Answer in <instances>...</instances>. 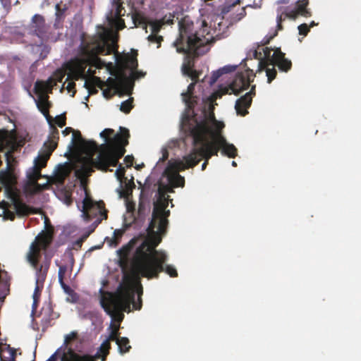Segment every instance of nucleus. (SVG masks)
Here are the masks:
<instances>
[{
	"mask_svg": "<svg viewBox=\"0 0 361 361\" xmlns=\"http://www.w3.org/2000/svg\"><path fill=\"white\" fill-rule=\"evenodd\" d=\"M286 16L293 20L298 16L309 18L312 16V12L310 8H307V5L296 2L295 8L288 11L286 13Z\"/></svg>",
	"mask_w": 361,
	"mask_h": 361,
	"instance_id": "obj_25",
	"label": "nucleus"
},
{
	"mask_svg": "<svg viewBox=\"0 0 361 361\" xmlns=\"http://www.w3.org/2000/svg\"><path fill=\"white\" fill-rule=\"evenodd\" d=\"M110 349L111 343H109L108 341H104L94 356L89 355H79V357H89L92 361H96L97 359H101L102 361H106V357L109 354Z\"/></svg>",
	"mask_w": 361,
	"mask_h": 361,
	"instance_id": "obj_28",
	"label": "nucleus"
},
{
	"mask_svg": "<svg viewBox=\"0 0 361 361\" xmlns=\"http://www.w3.org/2000/svg\"><path fill=\"white\" fill-rule=\"evenodd\" d=\"M255 85H252L250 92H247L245 95H243V98L242 99V100L245 99L246 97L252 99L253 97L255 95Z\"/></svg>",
	"mask_w": 361,
	"mask_h": 361,
	"instance_id": "obj_57",
	"label": "nucleus"
},
{
	"mask_svg": "<svg viewBox=\"0 0 361 361\" xmlns=\"http://www.w3.org/2000/svg\"><path fill=\"white\" fill-rule=\"evenodd\" d=\"M23 145L24 141L18 140L15 130L11 131L4 129L0 130V152L8 149L5 154L7 170L0 171V185L4 188L7 198L12 201L17 214L19 215H27L39 212L38 209L27 205L20 200L19 192L16 187V178L11 171V162L14 160L13 154Z\"/></svg>",
	"mask_w": 361,
	"mask_h": 361,
	"instance_id": "obj_4",
	"label": "nucleus"
},
{
	"mask_svg": "<svg viewBox=\"0 0 361 361\" xmlns=\"http://www.w3.org/2000/svg\"><path fill=\"white\" fill-rule=\"evenodd\" d=\"M196 83L195 82H191L188 86L187 91L181 94L183 101L189 113H194V109L200 101V97L194 94Z\"/></svg>",
	"mask_w": 361,
	"mask_h": 361,
	"instance_id": "obj_20",
	"label": "nucleus"
},
{
	"mask_svg": "<svg viewBox=\"0 0 361 361\" xmlns=\"http://www.w3.org/2000/svg\"><path fill=\"white\" fill-rule=\"evenodd\" d=\"M49 312H46L44 313H42L41 316H43V318L42 319V322L44 325V329L47 327L49 325L50 319L49 318H47L46 317L48 316Z\"/></svg>",
	"mask_w": 361,
	"mask_h": 361,
	"instance_id": "obj_59",
	"label": "nucleus"
},
{
	"mask_svg": "<svg viewBox=\"0 0 361 361\" xmlns=\"http://www.w3.org/2000/svg\"><path fill=\"white\" fill-rule=\"evenodd\" d=\"M255 75L253 71L249 68L244 71L238 72L232 81L227 87H220L219 90L212 93L209 99L211 102H215L218 98H221L226 94H234L238 95L243 91L248 89L251 82H253Z\"/></svg>",
	"mask_w": 361,
	"mask_h": 361,
	"instance_id": "obj_10",
	"label": "nucleus"
},
{
	"mask_svg": "<svg viewBox=\"0 0 361 361\" xmlns=\"http://www.w3.org/2000/svg\"><path fill=\"white\" fill-rule=\"evenodd\" d=\"M9 280L6 278L2 277L1 275L0 279V300H4L6 296L9 293Z\"/></svg>",
	"mask_w": 361,
	"mask_h": 361,
	"instance_id": "obj_35",
	"label": "nucleus"
},
{
	"mask_svg": "<svg viewBox=\"0 0 361 361\" xmlns=\"http://www.w3.org/2000/svg\"><path fill=\"white\" fill-rule=\"evenodd\" d=\"M277 35V32L274 33L273 35H266L262 40L261 41L260 44L261 46H265L268 44H269L270 41Z\"/></svg>",
	"mask_w": 361,
	"mask_h": 361,
	"instance_id": "obj_56",
	"label": "nucleus"
},
{
	"mask_svg": "<svg viewBox=\"0 0 361 361\" xmlns=\"http://www.w3.org/2000/svg\"><path fill=\"white\" fill-rule=\"evenodd\" d=\"M152 29V33L158 34V32L160 31L163 24L161 23V21L159 20H153L150 22L149 23Z\"/></svg>",
	"mask_w": 361,
	"mask_h": 361,
	"instance_id": "obj_45",
	"label": "nucleus"
},
{
	"mask_svg": "<svg viewBox=\"0 0 361 361\" xmlns=\"http://www.w3.org/2000/svg\"><path fill=\"white\" fill-rule=\"evenodd\" d=\"M161 152H162V156L159 159V162H164L169 158V152L166 149H163Z\"/></svg>",
	"mask_w": 361,
	"mask_h": 361,
	"instance_id": "obj_60",
	"label": "nucleus"
},
{
	"mask_svg": "<svg viewBox=\"0 0 361 361\" xmlns=\"http://www.w3.org/2000/svg\"><path fill=\"white\" fill-rule=\"evenodd\" d=\"M68 171L65 166H60L56 176H59L61 180H64L68 176Z\"/></svg>",
	"mask_w": 361,
	"mask_h": 361,
	"instance_id": "obj_50",
	"label": "nucleus"
},
{
	"mask_svg": "<svg viewBox=\"0 0 361 361\" xmlns=\"http://www.w3.org/2000/svg\"><path fill=\"white\" fill-rule=\"evenodd\" d=\"M66 89L68 92H72L71 96L73 97L76 92L75 83L73 81H69L67 84Z\"/></svg>",
	"mask_w": 361,
	"mask_h": 361,
	"instance_id": "obj_55",
	"label": "nucleus"
},
{
	"mask_svg": "<svg viewBox=\"0 0 361 361\" xmlns=\"http://www.w3.org/2000/svg\"><path fill=\"white\" fill-rule=\"evenodd\" d=\"M61 288H63V291L68 295H71L73 290L72 288L68 286L65 282L64 280L59 281Z\"/></svg>",
	"mask_w": 361,
	"mask_h": 361,
	"instance_id": "obj_54",
	"label": "nucleus"
},
{
	"mask_svg": "<svg viewBox=\"0 0 361 361\" xmlns=\"http://www.w3.org/2000/svg\"><path fill=\"white\" fill-rule=\"evenodd\" d=\"M194 145H201V147L198 149L194 148L189 154L183 157V161L185 162L188 168H192L199 164L202 158L205 159L204 162L202 165V169L204 170L208 161L210 158H207L209 148L207 136H204V140L202 142L196 141L193 138Z\"/></svg>",
	"mask_w": 361,
	"mask_h": 361,
	"instance_id": "obj_15",
	"label": "nucleus"
},
{
	"mask_svg": "<svg viewBox=\"0 0 361 361\" xmlns=\"http://www.w3.org/2000/svg\"><path fill=\"white\" fill-rule=\"evenodd\" d=\"M50 128H51V133L49 136V139H54L56 140H59V130L56 128L55 126L52 124V121L49 123Z\"/></svg>",
	"mask_w": 361,
	"mask_h": 361,
	"instance_id": "obj_46",
	"label": "nucleus"
},
{
	"mask_svg": "<svg viewBox=\"0 0 361 361\" xmlns=\"http://www.w3.org/2000/svg\"><path fill=\"white\" fill-rule=\"evenodd\" d=\"M73 142L78 143L85 149L93 152L97 149V144L93 140H85L82 138L80 132L73 131Z\"/></svg>",
	"mask_w": 361,
	"mask_h": 361,
	"instance_id": "obj_26",
	"label": "nucleus"
},
{
	"mask_svg": "<svg viewBox=\"0 0 361 361\" xmlns=\"http://www.w3.org/2000/svg\"><path fill=\"white\" fill-rule=\"evenodd\" d=\"M50 156L47 153L38 156L34 161V166L27 171V185L32 188V193L39 192L47 187V185H41L37 181L42 177L41 170L46 166Z\"/></svg>",
	"mask_w": 361,
	"mask_h": 361,
	"instance_id": "obj_12",
	"label": "nucleus"
},
{
	"mask_svg": "<svg viewBox=\"0 0 361 361\" xmlns=\"http://www.w3.org/2000/svg\"><path fill=\"white\" fill-rule=\"evenodd\" d=\"M61 361H92L89 357H79V355L68 349L66 354L61 358Z\"/></svg>",
	"mask_w": 361,
	"mask_h": 361,
	"instance_id": "obj_33",
	"label": "nucleus"
},
{
	"mask_svg": "<svg viewBox=\"0 0 361 361\" xmlns=\"http://www.w3.org/2000/svg\"><path fill=\"white\" fill-rule=\"evenodd\" d=\"M11 202H12V201L11 200ZM11 204H12L13 207H14L13 202H11ZM8 205H9V204L5 201H3L2 202L0 203V207L3 208L4 209L5 217L8 219H10L11 221H13L15 219L16 214L19 216H25L30 215V214H28L27 215H19L17 214L16 210H15V212H11L7 209ZM13 209H16L15 207H13ZM37 209H39V212L37 214H40L42 212L41 209H39V208H37ZM34 214L35 213H30V214Z\"/></svg>",
	"mask_w": 361,
	"mask_h": 361,
	"instance_id": "obj_32",
	"label": "nucleus"
},
{
	"mask_svg": "<svg viewBox=\"0 0 361 361\" xmlns=\"http://www.w3.org/2000/svg\"><path fill=\"white\" fill-rule=\"evenodd\" d=\"M243 96L238 98L235 104V109L238 115L245 116L248 114L247 109L252 104V99L246 97L245 99H243Z\"/></svg>",
	"mask_w": 361,
	"mask_h": 361,
	"instance_id": "obj_29",
	"label": "nucleus"
},
{
	"mask_svg": "<svg viewBox=\"0 0 361 361\" xmlns=\"http://www.w3.org/2000/svg\"><path fill=\"white\" fill-rule=\"evenodd\" d=\"M113 85L122 94H131L134 86L133 79L128 77L124 71L120 72L115 79L109 78Z\"/></svg>",
	"mask_w": 361,
	"mask_h": 361,
	"instance_id": "obj_17",
	"label": "nucleus"
},
{
	"mask_svg": "<svg viewBox=\"0 0 361 361\" xmlns=\"http://www.w3.org/2000/svg\"><path fill=\"white\" fill-rule=\"evenodd\" d=\"M133 98L130 97L129 99L121 103L120 110L125 114H129L131 109L133 108Z\"/></svg>",
	"mask_w": 361,
	"mask_h": 361,
	"instance_id": "obj_41",
	"label": "nucleus"
},
{
	"mask_svg": "<svg viewBox=\"0 0 361 361\" xmlns=\"http://www.w3.org/2000/svg\"><path fill=\"white\" fill-rule=\"evenodd\" d=\"M78 334L77 332L73 331L69 334H67L65 336V341H64V345H65V349L63 350V353L62 354L61 358L63 357L65 354H66L68 351V349H71L73 352H75L71 347H68L69 343L77 338Z\"/></svg>",
	"mask_w": 361,
	"mask_h": 361,
	"instance_id": "obj_39",
	"label": "nucleus"
},
{
	"mask_svg": "<svg viewBox=\"0 0 361 361\" xmlns=\"http://www.w3.org/2000/svg\"><path fill=\"white\" fill-rule=\"evenodd\" d=\"M125 173H126L125 168L123 166H122L121 164H120L118 166V168L116 171L115 175H116V178L121 182H123V179L126 180V178L125 177Z\"/></svg>",
	"mask_w": 361,
	"mask_h": 361,
	"instance_id": "obj_48",
	"label": "nucleus"
},
{
	"mask_svg": "<svg viewBox=\"0 0 361 361\" xmlns=\"http://www.w3.org/2000/svg\"><path fill=\"white\" fill-rule=\"evenodd\" d=\"M120 133L116 134L113 139L108 140V137L112 135L114 130L111 128L104 129L100 136L105 139L106 144L102 145V152L96 159L92 157L83 158V161L80 169L76 171V174L82 177H88L94 172L93 167L104 171H107L110 166H116L118 160L126 153L125 147L128 145L130 133L126 128H120Z\"/></svg>",
	"mask_w": 361,
	"mask_h": 361,
	"instance_id": "obj_2",
	"label": "nucleus"
},
{
	"mask_svg": "<svg viewBox=\"0 0 361 361\" xmlns=\"http://www.w3.org/2000/svg\"><path fill=\"white\" fill-rule=\"evenodd\" d=\"M299 34L300 35L306 36L310 32V27L306 23L300 25L298 27Z\"/></svg>",
	"mask_w": 361,
	"mask_h": 361,
	"instance_id": "obj_52",
	"label": "nucleus"
},
{
	"mask_svg": "<svg viewBox=\"0 0 361 361\" xmlns=\"http://www.w3.org/2000/svg\"><path fill=\"white\" fill-rule=\"evenodd\" d=\"M64 202L68 206L71 205L73 203V199H72L71 193H69V192L65 193Z\"/></svg>",
	"mask_w": 361,
	"mask_h": 361,
	"instance_id": "obj_62",
	"label": "nucleus"
},
{
	"mask_svg": "<svg viewBox=\"0 0 361 361\" xmlns=\"http://www.w3.org/2000/svg\"><path fill=\"white\" fill-rule=\"evenodd\" d=\"M52 234L48 231H42L35 238L30 246L26 255V259L29 264L35 270L36 287L33 294V306L37 305L40 296L41 290L47 276L48 270L51 264V259L47 255L42 264H39L42 257L41 250H46L52 242Z\"/></svg>",
	"mask_w": 361,
	"mask_h": 361,
	"instance_id": "obj_6",
	"label": "nucleus"
},
{
	"mask_svg": "<svg viewBox=\"0 0 361 361\" xmlns=\"http://www.w3.org/2000/svg\"><path fill=\"white\" fill-rule=\"evenodd\" d=\"M269 65L271 68L277 66L281 71L288 72L292 68L290 60L285 57V54L281 51L280 48H276L269 59Z\"/></svg>",
	"mask_w": 361,
	"mask_h": 361,
	"instance_id": "obj_18",
	"label": "nucleus"
},
{
	"mask_svg": "<svg viewBox=\"0 0 361 361\" xmlns=\"http://www.w3.org/2000/svg\"><path fill=\"white\" fill-rule=\"evenodd\" d=\"M58 145V140L54 139H48L47 142L44 143V147H46L47 152V153L49 155L54 151Z\"/></svg>",
	"mask_w": 361,
	"mask_h": 361,
	"instance_id": "obj_42",
	"label": "nucleus"
},
{
	"mask_svg": "<svg viewBox=\"0 0 361 361\" xmlns=\"http://www.w3.org/2000/svg\"><path fill=\"white\" fill-rule=\"evenodd\" d=\"M207 102L209 103V108L206 109L204 107L199 118L195 112L190 113L191 117H187L185 121L186 130L196 141L202 142L204 140V136H207L210 132L222 130L224 127L222 122L216 119L214 112V106L217 105L216 102H211L209 97Z\"/></svg>",
	"mask_w": 361,
	"mask_h": 361,
	"instance_id": "obj_8",
	"label": "nucleus"
},
{
	"mask_svg": "<svg viewBox=\"0 0 361 361\" xmlns=\"http://www.w3.org/2000/svg\"><path fill=\"white\" fill-rule=\"evenodd\" d=\"M124 233V231L121 229H116L114 231V236L111 238H106V240L109 243L111 247H116L121 242V238Z\"/></svg>",
	"mask_w": 361,
	"mask_h": 361,
	"instance_id": "obj_34",
	"label": "nucleus"
},
{
	"mask_svg": "<svg viewBox=\"0 0 361 361\" xmlns=\"http://www.w3.org/2000/svg\"><path fill=\"white\" fill-rule=\"evenodd\" d=\"M213 42V37L204 20L199 30H195L193 23L184 21L179 23V35L173 44L177 52L186 54L181 67L183 73L193 69L195 59L208 52L209 44Z\"/></svg>",
	"mask_w": 361,
	"mask_h": 361,
	"instance_id": "obj_3",
	"label": "nucleus"
},
{
	"mask_svg": "<svg viewBox=\"0 0 361 361\" xmlns=\"http://www.w3.org/2000/svg\"><path fill=\"white\" fill-rule=\"evenodd\" d=\"M55 123L60 128H63L66 124V115L61 114L59 116H57L54 118Z\"/></svg>",
	"mask_w": 361,
	"mask_h": 361,
	"instance_id": "obj_49",
	"label": "nucleus"
},
{
	"mask_svg": "<svg viewBox=\"0 0 361 361\" xmlns=\"http://www.w3.org/2000/svg\"><path fill=\"white\" fill-rule=\"evenodd\" d=\"M138 240V238H133L126 245H123L117 251L119 257V265L123 269V270L126 269L128 262V256L132 250L136 246Z\"/></svg>",
	"mask_w": 361,
	"mask_h": 361,
	"instance_id": "obj_21",
	"label": "nucleus"
},
{
	"mask_svg": "<svg viewBox=\"0 0 361 361\" xmlns=\"http://www.w3.org/2000/svg\"><path fill=\"white\" fill-rule=\"evenodd\" d=\"M118 329L117 327L112 328L108 338L105 341H108L109 343H111V341H115L117 343V341L119 340L121 337L118 336Z\"/></svg>",
	"mask_w": 361,
	"mask_h": 361,
	"instance_id": "obj_43",
	"label": "nucleus"
},
{
	"mask_svg": "<svg viewBox=\"0 0 361 361\" xmlns=\"http://www.w3.org/2000/svg\"><path fill=\"white\" fill-rule=\"evenodd\" d=\"M116 344L118 345L119 352L121 354L128 352L131 348L129 339L126 337H121L119 340L117 341Z\"/></svg>",
	"mask_w": 361,
	"mask_h": 361,
	"instance_id": "obj_36",
	"label": "nucleus"
},
{
	"mask_svg": "<svg viewBox=\"0 0 361 361\" xmlns=\"http://www.w3.org/2000/svg\"><path fill=\"white\" fill-rule=\"evenodd\" d=\"M142 293L141 286L140 290H137L135 285L128 282L121 285L120 289L116 293H108L107 296H103L101 298V305L113 319L118 315L121 321L123 317L122 312L129 310L131 302L135 310L141 308L140 295Z\"/></svg>",
	"mask_w": 361,
	"mask_h": 361,
	"instance_id": "obj_7",
	"label": "nucleus"
},
{
	"mask_svg": "<svg viewBox=\"0 0 361 361\" xmlns=\"http://www.w3.org/2000/svg\"><path fill=\"white\" fill-rule=\"evenodd\" d=\"M55 8V20L53 27L55 30H58L63 27V23L66 17V12L68 10V6L66 4H57Z\"/></svg>",
	"mask_w": 361,
	"mask_h": 361,
	"instance_id": "obj_27",
	"label": "nucleus"
},
{
	"mask_svg": "<svg viewBox=\"0 0 361 361\" xmlns=\"http://www.w3.org/2000/svg\"><path fill=\"white\" fill-rule=\"evenodd\" d=\"M174 15L169 13V16L166 15L164 16L160 20L161 23L164 25H172L174 21Z\"/></svg>",
	"mask_w": 361,
	"mask_h": 361,
	"instance_id": "obj_51",
	"label": "nucleus"
},
{
	"mask_svg": "<svg viewBox=\"0 0 361 361\" xmlns=\"http://www.w3.org/2000/svg\"><path fill=\"white\" fill-rule=\"evenodd\" d=\"M233 70L234 68H233L232 66H224V68L218 70L217 71L214 72L211 78L212 82H215L219 79V78L224 73L231 72Z\"/></svg>",
	"mask_w": 361,
	"mask_h": 361,
	"instance_id": "obj_40",
	"label": "nucleus"
},
{
	"mask_svg": "<svg viewBox=\"0 0 361 361\" xmlns=\"http://www.w3.org/2000/svg\"><path fill=\"white\" fill-rule=\"evenodd\" d=\"M286 18H287L286 16L283 18V14H281V15L277 16V27H278V30H281L282 29L281 23H282L283 20H285Z\"/></svg>",
	"mask_w": 361,
	"mask_h": 361,
	"instance_id": "obj_63",
	"label": "nucleus"
},
{
	"mask_svg": "<svg viewBox=\"0 0 361 361\" xmlns=\"http://www.w3.org/2000/svg\"><path fill=\"white\" fill-rule=\"evenodd\" d=\"M147 39L149 42L152 43H157V48L161 47V41L163 40V37L161 36L157 35V34L152 33L150 35L147 37Z\"/></svg>",
	"mask_w": 361,
	"mask_h": 361,
	"instance_id": "obj_44",
	"label": "nucleus"
},
{
	"mask_svg": "<svg viewBox=\"0 0 361 361\" xmlns=\"http://www.w3.org/2000/svg\"><path fill=\"white\" fill-rule=\"evenodd\" d=\"M262 51L264 53V59H261L258 63L259 71H262L263 70L266 71V74L267 76V82L268 83H271L274 79H275L277 71L274 68H270L269 65V59H271V49L269 47L262 48Z\"/></svg>",
	"mask_w": 361,
	"mask_h": 361,
	"instance_id": "obj_19",
	"label": "nucleus"
},
{
	"mask_svg": "<svg viewBox=\"0 0 361 361\" xmlns=\"http://www.w3.org/2000/svg\"><path fill=\"white\" fill-rule=\"evenodd\" d=\"M169 202L166 197V192L162 186L159 184L157 186V199L154 204L152 217L154 219V216L157 215L159 212H164V209L167 208Z\"/></svg>",
	"mask_w": 361,
	"mask_h": 361,
	"instance_id": "obj_23",
	"label": "nucleus"
},
{
	"mask_svg": "<svg viewBox=\"0 0 361 361\" xmlns=\"http://www.w3.org/2000/svg\"><path fill=\"white\" fill-rule=\"evenodd\" d=\"M133 23L135 27H141L143 29H147V19L141 13H136L133 16Z\"/></svg>",
	"mask_w": 361,
	"mask_h": 361,
	"instance_id": "obj_37",
	"label": "nucleus"
},
{
	"mask_svg": "<svg viewBox=\"0 0 361 361\" xmlns=\"http://www.w3.org/2000/svg\"><path fill=\"white\" fill-rule=\"evenodd\" d=\"M51 80L48 82L37 81L35 85V92L38 94V99L36 104L38 109L45 116L49 123L53 121L52 117L49 115V108L51 103L49 102V96L46 94L47 91L51 92L52 85Z\"/></svg>",
	"mask_w": 361,
	"mask_h": 361,
	"instance_id": "obj_14",
	"label": "nucleus"
},
{
	"mask_svg": "<svg viewBox=\"0 0 361 361\" xmlns=\"http://www.w3.org/2000/svg\"><path fill=\"white\" fill-rule=\"evenodd\" d=\"M183 74L185 75L189 76L191 78V80H192V82H198L199 76H200L199 71H197L195 69H192V70H190L189 71H187V73H183Z\"/></svg>",
	"mask_w": 361,
	"mask_h": 361,
	"instance_id": "obj_47",
	"label": "nucleus"
},
{
	"mask_svg": "<svg viewBox=\"0 0 361 361\" xmlns=\"http://www.w3.org/2000/svg\"><path fill=\"white\" fill-rule=\"evenodd\" d=\"M188 169L184 161L169 160L164 175L167 177L169 183L173 187H183L185 178L179 174V171Z\"/></svg>",
	"mask_w": 361,
	"mask_h": 361,
	"instance_id": "obj_16",
	"label": "nucleus"
},
{
	"mask_svg": "<svg viewBox=\"0 0 361 361\" xmlns=\"http://www.w3.org/2000/svg\"><path fill=\"white\" fill-rule=\"evenodd\" d=\"M124 161L126 164V167H128V168L131 167L133 164L134 157L132 155H127L124 158Z\"/></svg>",
	"mask_w": 361,
	"mask_h": 361,
	"instance_id": "obj_58",
	"label": "nucleus"
},
{
	"mask_svg": "<svg viewBox=\"0 0 361 361\" xmlns=\"http://www.w3.org/2000/svg\"><path fill=\"white\" fill-rule=\"evenodd\" d=\"M82 216L87 222L90 221L94 216L99 214L102 219L96 221L97 226L100 224L102 219H106L108 217V211L105 209V204L103 201L94 202L87 194L82 201Z\"/></svg>",
	"mask_w": 361,
	"mask_h": 361,
	"instance_id": "obj_13",
	"label": "nucleus"
},
{
	"mask_svg": "<svg viewBox=\"0 0 361 361\" xmlns=\"http://www.w3.org/2000/svg\"><path fill=\"white\" fill-rule=\"evenodd\" d=\"M68 267L66 265H61L59 268L58 277L59 281L64 280L65 274L67 271Z\"/></svg>",
	"mask_w": 361,
	"mask_h": 361,
	"instance_id": "obj_53",
	"label": "nucleus"
},
{
	"mask_svg": "<svg viewBox=\"0 0 361 361\" xmlns=\"http://www.w3.org/2000/svg\"><path fill=\"white\" fill-rule=\"evenodd\" d=\"M124 10L122 3L119 0L115 1L114 4V9L107 16V20L110 23H114L115 20H120V17L123 16L122 11Z\"/></svg>",
	"mask_w": 361,
	"mask_h": 361,
	"instance_id": "obj_31",
	"label": "nucleus"
},
{
	"mask_svg": "<svg viewBox=\"0 0 361 361\" xmlns=\"http://www.w3.org/2000/svg\"><path fill=\"white\" fill-rule=\"evenodd\" d=\"M85 87L88 90L90 94H96L97 92V87L102 89L104 87V82L100 78L92 76L85 80Z\"/></svg>",
	"mask_w": 361,
	"mask_h": 361,
	"instance_id": "obj_30",
	"label": "nucleus"
},
{
	"mask_svg": "<svg viewBox=\"0 0 361 361\" xmlns=\"http://www.w3.org/2000/svg\"><path fill=\"white\" fill-rule=\"evenodd\" d=\"M170 211L159 212L152 217L147 228V237L135 250V266L142 271L145 276H157V272L163 270L162 264L166 260V254L156 247L161 242V234H164L168 226V217Z\"/></svg>",
	"mask_w": 361,
	"mask_h": 361,
	"instance_id": "obj_1",
	"label": "nucleus"
},
{
	"mask_svg": "<svg viewBox=\"0 0 361 361\" xmlns=\"http://www.w3.org/2000/svg\"><path fill=\"white\" fill-rule=\"evenodd\" d=\"M25 32L31 37H37L39 44H34L37 46L44 42H56L62 35L61 32L52 30L50 25L47 23L45 18L41 14H35L32 17L30 23L25 27Z\"/></svg>",
	"mask_w": 361,
	"mask_h": 361,
	"instance_id": "obj_9",
	"label": "nucleus"
},
{
	"mask_svg": "<svg viewBox=\"0 0 361 361\" xmlns=\"http://www.w3.org/2000/svg\"><path fill=\"white\" fill-rule=\"evenodd\" d=\"M135 187V184L133 182V178L131 180L126 184V187L124 189H121L118 190L120 197L128 198L130 195H131L133 188Z\"/></svg>",
	"mask_w": 361,
	"mask_h": 361,
	"instance_id": "obj_38",
	"label": "nucleus"
},
{
	"mask_svg": "<svg viewBox=\"0 0 361 361\" xmlns=\"http://www.w3.org/2000/svg\"><path fill=\"white\" fill-rule=\"evenodd\" d=\"M145 75V73H143L141 71H137V69L135 71H132V78L134 80L135 79H138L140 77H143Z\"/></svg>",
	"mask_w": 361,
	"mask_h": 361,
	"instance_id": "obj_61",
	"label": "nucleus"
},
{
	"mask_svg": "<svg viewBox=\"0 0 361 361\" xmlns=\"http://www.w3.org/2000/svg\"><path fill=\"white\" fill-rule=\"evenodd\" d=\"M137 55V50L135 49H132L130 55H126L119 64L120 72L124 71L126 69H130L131 71H135L138 66Z\"/></svg>",
	"mask_w": 361,
	"mask_h": 361,
	"instance_id": "obj_24",
	"label": "nucleus"
},
{
	"mask_svg": "<svg viewBox=\"0 0 361 361\" xmlns=\"http://www.w3.org/2000/svg\"><path fill=\"white\" fill-rule=\"evenodd\" d=\"M80 39L79 53L82 59H76L72 64L78 73V70L83 73L87 65L99 61V55H109L117 51L116 39L105 32H98L94 35L82 32Z\"/></svg>",
	"mask_w": 361,
	"mask_h": 361,
	"instance_id": "obj_5",
	"label": "nucleus"
},
{
	"mask_svg": "<svg viewBox=\"0 0 361 361\" xmlns=\"http://www.w3.org/2000/svg\"><path fill=\"white\" fill-rule=\"evenodd\" d=\"M135 252L134 253V255H133V262H132V269H133V272L135 275H140L142 277H145V278H147L148 279H158L159 278V274L162 271H165L167 274H169L171 277H177L178 276V272H177V270L176 269V268L171 265H166L165 266V264L167 261V259L168 257L166 258V260L162 264V269L163 270H161V271L159 272H157V275L155 276H145L142 275V271L140 270V269H138L136 266H135Z\"/></svg>",
	"mask_w": 361,
	"mask_h": 361,
	"instance_id": "obj_22",
	"label": "nucleus"
},
{
	"mask_svg": "<svg viewBox=\"0 0 361 361\" xmlns=\"http://www.w3.org/2000/svg\"><path fill=\"white\" fill-rule=\"evenodd\" d=\"M221 130L210 132L207 135L209 148H207V158L217 156L221 149V154L229 158H235L237 156V149L233 145L227 142L225 137L221 134Z\"/></svg>",
	"mask_w": 361,
	"mask_h": 361,
	"instance_id": "obj_11",
	"label": "nucleus"
},
{
	"mask_svg": "<svg viewBox=\"0 0 361 361\" xmlns=\"http://www.w3.org/2000/svg\"><path fill=\"white\" fill-rule=\"evenodd\" d=\"M240 2V0H227V4L228 8L231 7H233L236 6L237 4H239Z\"/></svg>",
	"mask_w": 361,
	"mask_h": 361,
	"instance_id": "obj_64",
	"label": "nucleus"
}]
</instances>
